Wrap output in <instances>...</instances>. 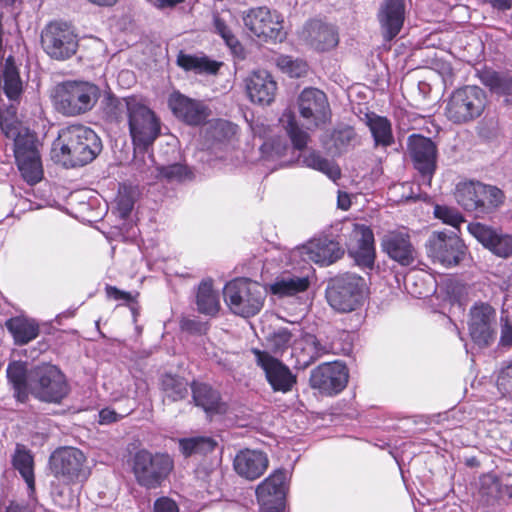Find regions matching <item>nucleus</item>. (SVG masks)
Masks as SVG:
<instances>
[{
	"label": "nucleus",
	"mask_w": 512,
	"mask_h": 512,
	"mask_svg": "<svg viewBox=\"0 0 512 512\" xmlns=\"http://www.w3.org/2000/svg\"><path fill=\"white\" fill-rule=\"evenodd\" d=\"M357 134L353 127L342 126L335 128L330 134L331 145L325 143L326 148L332 154H342L354 146Z\"/></svg>",
	"instance_id": "79ce46f5"
},
{
	"label": "nucleus",
	"mask_w": 512,
	"mask_h": 512,
	"mask_svg": "<svg viewBox=\"0 0 512 512\" xmlns=\"http://www.w3.org/2000/svg\"><path fill=\"white\" fill-rule=\"evenodd\" d=\"M469 233L485 248L501 258L512 256V236L488 225L473 222L468 224Z\"/></svg>",
	"instance_id": "aec40b11"
},
{
	"label": "nucleus",
	"mask_w": 512,
	"mask_h": 512,
	"mask_svg": "<svg viewBox=\"0 0 512 512\" xmlns=\"http://www.w3.org/2000/svg\"><path fill=\"white\" fill-rule=\"evenodd\" d=\"M496 310L488 303L476 302L469 311L468 330L479 347H488L496 339Z\"/></svg>",
	"instance_id": "ddd939ff"
},
{
	"label": "nucleus",
	"mask_w": 512,
	"mask_h": 512,
	"mask_svg": "<svg viewBox=\"0 0 512 512\" xmlns=\"http://www.w3.org/2000/svg\"><path fill=\"white\" fill-rule=\"evenodd\" d=\"M495 93L511 95L512 94V77L500 75L499 81L494 90Z\"/></svg>",
	"instance_id": "0e129e2a"
},
{
	"label": "nucleus",
	"mask_w": 512,
	"mask_h": 512,
	"mask_svg": "<svg viewBox=\"0 0 512 512\" xmlns=\"http://www.w3.org/2000/svg\"><path fill=\"white\" fill-rule=\"evenodd\" d=\"M127 124L135 149L146 150L160 135V119L141 98L132 101Z\"/></svg>",
	"instance_id": "6e6552de"
},
{
	"label": "nucleus",
	"mask_w": 512,
	"mask_h": 512,
	"mask_svg": "<svg viewBox=\"0 0 512 512\" xmlns=\"http://www.w3.org/2000/svg\"><path fill=\"white\" fill-rule=\"evenodd\" d=\"M180 328L183 332L194 335L205 334L208 327L207 324L197 318H182L180 321Z\"/></svg>",
	"instance_id": "6e6d98bb"
},
{
	"label": "nucleus",
	"mask_w": 512,
	"mask_h": 512,
	"mask_svg": "<svg viewBox=\"0 0 512 512\" xmlns=\"http://www.w3.org/2000/svg\"><path fill=\"white\" fill-rule=\"evenodd\" d=\"M496 384L502 396L512 398V362L499 371Z\"/></svg>",
	"instance_id": "864d4df0"
},
{
	"label": "nucleus",
	"mask_w": 512,
	"mask_h": 512,
	"mask_svg": "<svg viewBox=\"0 0 512 512\" xmlns=\"http://www.w3.org/2000/svg\"><path fill=\"white\" fill-rule=\"evenodd\" d=\"M153 512H179L178 504L167 496L155 500Z\"/></svg>",
	"instance_id": "13d9d810"
},
{
	"label": "nucleus",
	"mask_w": 512,
	"mask_h": 512,
	"mask_svg": "<svg viewBox=\"0 0 512 512\" xmlns=\"http://www.w3.org/2000/svg\"><path fill=\"white\" fill-rule=\"evenodd\" d=\"M267 346L275 355H282L293 342H296L295 334L288 328H278L267 337Z\"/></svg>",
	"instance_id": "8fccbe9b"
},
{
	"label": "nucleus",
	"mask_w": 512,
	"mask_h": 512,
	"mask_svg": "<svg viewBox=\"0 0 512 512\" xmlns=\"http://www.w3.org/2000/svg\"><path fill=\"white\" fill-rule=\"evenodd\" d=\"M277 67L285 74L293 78L305 76L308 72V65L302 59H294L288 55H281L276 59Z\"/></svg>",
	"instance_id": "3c124183"
},
{
	"label": "nucleus",
	"mask_w": 512,
	"mask_h": 512,
	"mask_svg": "<svg viewBox=\"0 0 512 512\" xmlns=\"http://www.w3.org/2000/svg\"><path fill=\"white\" fill-rule=\"evenodd\" d=\"M0 127L7 138L14 141V156L23 179L30 185L43 178L40 143L35 132L22 125L13 106L0 111Z\"/></svg>",
	"instance_id": "f257e3e1"
},
{
	"label": "nucleus",
	"mask_w": 512,
	"mask_h": 512,
	"mask_svg": "<svg viewBox=\"0 0 512 512\" xmlns=\"http://www.w3.org/2000/svg\"><path fill=\"white\" fill-rule=\"evenodd\" d=\"M428 255L445 267L460 264L466 255V246L456 232H434L427 243Z\"/></svg>",
	"instance_id": "f8f14e48"
},
{
	"label": "nucleus",
	"mask_w": 512,
	"mask_h": 512,
	"mask_svg": "<svg viewBox=\"0 0 512 512\" xmlns=\"http://www.w3.org/2000/svg\"><path fill=\"white\" fill-rule=\"evenodd\" d=\"M168 106L177 118L189 125H200L208 117V108L204 103L180 92H173L169 96Z\"/></svg>",
	"instance_id": "5701e85b"
},
{
	"label": "nucleus",
	"mask_w": 512,
	"mask_h": 512,
	"mask_svg": "<svg viewBox=\"0 0 512 512\" xmlns=\"http://www.w3.org/2000/svg\"><path fill=\"white\" fill-rule=\"evenodd\" d=\"M298 161L305 167L324 173L333 181H336L341 176V170L338 165L324 158L318 151L311 150L302 153Z\"/></svg>",
	"instance_id": "58836bf2"
},
{
	"label": "nucleus",
	"mask_w": 512,
	"mask_h": 512,
	"mask_svg": "<svg viewBox=\"0 0 512 512\" xmlns=\"http://www.w3.org/2000/svg\"><path fill=\"white\" fill-rule=\"evenodd\" d=\"M488 103L486 92L475 85L456 89L448 99L445 115L455 124H463L479 118Z\"/></svg>",
	"instance_id": "39448f33"
},
{
	"label": "nucleus",
	"mask_w": 512,
	"mask_h": 512,
	"mask_svg": "<svg viewBox=\"0 0 512 512\" xmlns=\"http://www.w3.org/2000/svg\"><path fill=\"white\" fill-rule=\"evenodd\" d=\"M256 364L265 372L266 379L275 392L288 393L296 384V376L288 366L267 351L258 348L251 349Z\"/></svg>",
	"instance_id": "2eb2a0df"
},
{
	"label": "nucleus",
	"mask_w": 512,
	"mask_h": 512,
	"mask_svg": "<svg viewBox=\"0 0 512 512\" xmlns=\"http://www.w3.org/2000/svg\"><path fill=\"white\" fill-rule=\"evenodd\" d=\"M48 468L53 477L67 485L82 483L91 473L86 455L71 446L54 450L49 457Z\"/></svg>",
	"instance_id": "7ed1b4c3"
},
{
	"label": "nucleus",
	"mask_w": 512,
	"mask_h": 512,
	"mask_svg": "<svg viewBox=\"0 0 512 512\" xmlns=\"http://www.w3.org/2000/svg\"><path fill=\"white\" fill-rule=\"evenodd\" d=\"M139 97L129 96L118 98L108 95L103 101V114L107 121L119 123L124 119H128L132 101H138Z\"/></svg>",
	"instance_id": "72a5a7b5"
},
{
	"label": "nucleus",
	"mask_w": 512,
	"mask_h": 512,
	"mask_svg": "<svg viewBox=\"0 0 512 512\" xmlns=\"http://www.w3.org/2000/svg\"><path fill=\"white\" fill-rule=\"evenodd\" d=\"M435 217L442 220L445 224L459 229V226L464 223V217L455 208L444 205H436L434 208Z\"/></svg>",
	"instance_id": "603ef678"
},
{
	"label": "nucleus",
	"mask_w": 512,
	"mask_h": 512,
	"mask_svg": "<svg viewBox=\"0 0 512 512\" xmlns=\"http://www.w3.org/2000/svg\"><path fill=\"white\" fill-rule=\"evenodd\" d=\"M479 195L481 191L478 189V181H465L457 184L455 189V199L457 203L466 211L475 213L479 205Z\"/></svg>",
	"instance_id": "a19ab883"
},
{
	"label": "nucleus",
	"mask_w": 512,
	"mask_h": 512,
	"mask_svg": "<svg viewBox=\"0 0 512 512\" xmlns=\"http://www.w3.org/2000/svg\"><path fill=\"white\" fill-rule=\"evenodd\" d=\"M223 295L231 311L242 317L256 315L261 310L265 297L260 284L247 278H238L227 283Z\"/></svg>",
	"instance_id": "423d86ee"
},
{
	"label": "nucleus",
	"mask_w": 512,
	"mask_h": 512,
	"mask_svg": "<svg viewBox=\"0 0 512 512\" xmlns=\"http://www.w3.org/2000/svg\"><path fill=\"white\" fill-rule=\"evenodd\" d=\"M279 121L286 130L293 146L298 150H303L307 146L309 135L299 127L294 114L291 111H285Z\"/></svg>",
	"instance_id": "49530a36"
},
{
	"label": "nucleus",
	"mask_w": 512,
	"mask_h": 512,
	"mask_svg": "<svg viewBox=\"0 0 512 512\" xmlns=\"http://www.w3.org/2000/svg\"><path fill=\"white\" fill-rule=\"evenodd\" d=\"M134 207V199L127 192H120L117 197V208L122 217L130 214Z\"/></svg>",
	"instance_id": "4d7b16f0"
},
{
	"label": "nucleus",
	"mask_w": 512,
	"mask_h": 512,
	"mask_svg": "<svg viewBox=\"0 0 512 512\" xmlns=\"http://www.w3.org/2000/svg\"><path fill=\"white\" fill-rule=\"evenodd\" d=\"M501 74L492 70H484L479 74L480 81L494 92Z\"/></svg>",
	"instance_id": "680f3d73"
},
{
	"label": "nucleus",
	"mask_w": 512,
	"mask_h": 512,
	"mask_svg": "<svg viewBox=\"0 0 512 512\" xmlns=\"http://www.w3.org/2000/svg\"><path fill=\"white\" fill-rule=\"evenodd\" d=\"M196 305L199 313L215 316L220 309L218 293L213 289L211 280L202 281L196 293Z\"/></svg>",
	"instance_id": "c9c22d12"
},
{
	"label": "nucleus",
	"mask_w": 512,
	"mask_h": 512,
	"mask_svg": "<svg viewBox=\"0 0 512 512\" xmlns=\"http://www.w3.org/2000/svg\"><path fill=\"white\" fill-rule=\"evenodd\" d=\"M501 322L500 343L502 346H512V318L501 317Z\"/></svg>",
	"instance_id": "bf43d9fd"
},
{
	"label": "nucleus",
	"mask_w": 512,
	"mask_h": 512,
	"mask_svg": "<svg viewBox=\"0 0 512 512\" xmlns=\"http://www.w3.org/2000/svg\"><path fill=\"white\" fill-rule=\"evenodd\" d=\"M179 447L185 457L204 455L214 450L216 442L211 437H191L179 441Z\"/></svg>",
	"instance_id": "09e8293b"
},
{
	"label": "nucleus",
	"mask_w": 512,
	"mask_h": 512,
	"mask_svg": "<svg viewBox=\"0 0 512 512\" xmlns=\"http://www.w3.org/2000/svg\"><path fill=\"white\" fill-rule=\"evenodd\" d=\"M343 255L339 244L328 238H318L308 241L306 244L295 248L291 252V259L301 258L305 263L314 262L321 266H328Z\"/></svg>",
	"instance_id": "f3484780"
},
{
	"label": "nucleus",
	"mask_w": 512,
	"mask_h": 512,
	"mask_svg": "<svg viewBox=\"0 0 512 512\" xmlns=\"http://www.w3.org/2000/svg\"><path fill=\"white\" fill-rule=\"evenodd\" d=\"M161 390L165 400L177 402L187 397L188 382L183 377L165 374L161 378Z\"/></svg>",
	"instance_id": "37998d69"
},
{
	"label": "nucleus",
	"mask_w": 512,
	"mask_h": 512,
	"mask_svg": "<svg viewBox=\"0 0 512 512\" xmlns=\"http://www.w3.org/2000/svg\"><path fill=\"white\" fill-rule=\"evenodd\" d=\"M30 372L27 371L25 362L13 361L7 367V378L12 384L17 399L21 402L26 401L29 387Z\"/></svg>",
	"instance_id": "473e14b6"
},
{
	"label": "nucleus",
	"mask_w": 512,
	"mask_h": 512,
	"mask_svg": "<svg viewBox=\"0 0 512 512\" xmlns=\"http://www.w3.org/2000/svg\"><path fill=\"white\" fill-rule=\"evenodd\" d=\"M382 251L401 266L414 264L417 251L405 229L387 231L381 238Z\"/></svg>",
	"instance_id": "a211bd4d"
},
{
	"label": "nucleus",
	"mask_w": 512,
	"mask_h": 512,
	"mask_svg": "<svg viewBox=\"0 0 512 512\" xmlns=\"http://www.w3.org/2000/svg\"><path fill=\"white\" fill-rule=\"evenodd\" d=\"M128 414L129 412H126L125 414H120L113 409L104 408L99 412V423L102 425H107L120 420L121 418Z\"/></svg>",
	"instance_id": "052dcab7"
},
{
	"label": "nucleus",
	"mask_w": 512,
	"mask_h": 512,
	"mask_svg": "<svg viewBox=\"0 0 512 512\" xmlns=\"http://www.w3.org/2000/svg\"><path fill=\"white\" fill-rule=\"evenodd\" d=\"M44 51L55 60L72 57L78 48V40L72 28L63 22L49 23L41 33Z\"/></svg>",
	"instance_id": "9b49d317"
},
{
	"label": "nucleus",
	"mask_w": 512,
	"mask_h": 512,
	"mask_svg": "<svg viewBox=\"0 0 512 512\" xmlns=\"http://www.w3.org/2000/svg\"><path fill=\"white\" fill-rule=\"evenodd\" d=\"M12 464L26 482L29 490L34 491V458L30 450L24 445L17 444L12 456Z\"/></svg>",
	"instance_id": "e433bc0d"
},
{
	"label": "nucleus",
	"mask_w": 512,
	"mask_h": 512,
	"mask_svg": "<svg viewBox=\"0 0 512 512\" xmlns=\"http://www.w3.org/2000/svg\"><path fill=\"white\" fill-rule=\"evenodd\" d=\"M406 14L405 0H384L377 18L381 33L386 41L394 39L401 31Z\"/></svg>",
	"instance_id": "4be33fe9"
},
{
	"label": "nucleus",
	"mask_w": 512,
	"mask_h": 512,
	"mask_svg": "<svg viewBox=\"0 0 512 512\" xmlns=\"http://www.w3.org/2000/svg\"><path fill=\"white\" fill-rule=\"evenodd\" d=\"M297 357V366L306 368L315 362L319 357L329 353L330 348L323 345L313 334H305L294 348Z\"/></svg>",
	"instance_id": "c85d7f7f"
},
{
	"label": "nucleus",
	"mask_w": 512,
	"mask_h": 512,
	"mask_svg": "<svg viewBox=\"0 0 512 512\" xmlns=\"http://www.w3.org/2000/svg\"><path fill=\"white\" fill-rule=\"evenodd\" d=\"M364 122L373 138L374 148L386 149L395 143L392 123L387 117L374 112L366 113Z\"/></svg>",
	"instance_id": "bb28decb"
},
{
	"label": "nucleus",
	"mask_w": 512,
	"mask_h": 512,
	"mask_svg": "<svg viewBox=\"0 0 512 512\" xmlns=\"http://www.w3.org/2000/svg\"><path fill=\"white\" fill-rule=\"evenodd\" d=\"M0 83L10 100H17L22 92V82L12 56L6 59L1 69Z\"/></svg>",
	"instance_id": "ea45409f"
},
{
	"label": "nucleus",
	"mask_w": 512,
	"mask_h": 512,
	"mask_svg": "<svg viewBox=\"0 0 512 512\" xmlns=\"http://www.w3.org/2000/svg\"><path fill=\"white\" fill-rule=\"evenodd\" d=\"M348 382V371L341 362L324 363L314 369L310 376V384L326 394H337Z\"/></svg>",
	"instance_id": "6ab92c4d"
},
{
	"label": "nucleus",
	"mask_w": 512,
	"mask_h": 512,
	"mask_svg": "<svg viewBox=\"0 0 512 512\" xmlns=\"http://www.w3.org/2000/svg\"><path fill=\"white\" fill-rule=\"evenodd\" d=\"M100 89L86 81H67L57 87L55 101L65 115L77 116L90 111L97 103Z\"/></svg>",
	"instance_id": "20e7f679"
},
{
	"label": "nucleus",
	"mask_w": 512,
	"mask_h": 512,
	"mask_svg": "<svg viewBox=\"0 0 512 512\" xmlns=\"http://www.w3.org/2000/svg\"><path fill=\"white\" fill-rule=\"evenodd\" d=\"M183 1L184 0H150L152 5L160 10L174 8Z\"/></svg>",
	"instance_id": "69168bd1"
},
{
	"label": "nucleus",
	"mask_w": 512,
	"mask_h": 512,
	"mask_svg": "<svg viewBox=\"0 0 512 512\" xmlns=\"http://www.w3.org/2000/svg\"><path fill=\"white\" fill-rule=\"evenodd\" d=\"M29 387L32 395L49 403H60L69 393L65 375L51 364L36 366L30 371Z\"/></svg>",
	"instance_id": "0eeeda50"
},
{
	"label": "nucleus",
	"mask_w": 512,
	"mask_h": 512,
	"mask_svg": "<svg viewBox=\"0 0 512 512\" xmlns=\"http://www.w3.org/2000/svg\"><path fill=\"white\" fill-rule=\"evenodd\" d=\"M269 460L260 450H240L233 461L235 472L242 478L253 481L261 477L267 470Z\"/></svg>",
	"instance_id": "393cba45"
},
{
	"label": "nucleus",
	"mask_w": 512,
	"mask_h": 512,
	"mask_svg": "<svg viewBox=\"0 0 512 512\" xmlns=\"http://www.w3.org/2000/svg\"><path fill=\"white\" fill-rule=\"evenodd\" d=\"M215 32L221 36L231 52L240 59L245 57L244 48L237 37L233 34L226 21L218 14L213 16Z\"/></svg>",
	"instance_id": "de8ad7c7"
},
{
	"label": "nucleus",
	"mask_w": 512,
	"mask_h": 512,
	"mask_svg": "<svg viewBox=\"0 0 512 512\" xmlns=\"http://www.w3.org/2000/svg\"><path fill=\"white\" fill-rule=\"evenodd\" d=\"M366 288L364 278L345 273L333 278L326 290L330 306L339 312H350L361 302Z\"/></svg>",
	"instance_id": "1a4fd4ad"
},
{
	"label": "nucleus",
	"mask_w": 512,
	"mask_h": 512,
	"mask_svg": "<svg viewBox=\"0 0 512 512\" xmlns=\"http://www.w3.org/2000/svg\"><path fill=\"white\" fill-rule=\"evenodd\" d=\"M173 468V460L166 453L139 450L133 458V473L139 485L154 489L161 485Z\"/></svg>",
	"instance_id": "9d476101"
},
{
	"label": "nucleus",
	"mask_w": 512,
	"mask_h": 512,
	"mask_svg": "<svg viewBox=\"0 0 512 512\" xmlns=\"http://www.w3.org/2000/svg\"><path fill=\"white\" fill-rule=\"evenodd\" d=\"M249 99L258 104H270L275 97L277 84L265 70L253 71L245 80Z\"/></svg>",
	"instance_id": "a878e982"
},
{
	"label": "nucleus",
	"mask_w": 512,
	"mask_h": 512,
	"mask_svg": "<svg viewBox=\"0 0 512 512\" xmlns=\"http://www.w3.org/2000/svg\"><path fill=\"white\" fill-rule=\"evenodd\" d=\"M360 238L357 247L349 250V254L358 266L371 269L375 261L374 234L367 226H359L356 230Z\"/></svg>",
	"instance_id": "cd10ccee"
},
{
	"label": "nucleus",
	"mask_w": 512,
	"mask_h": 512,
	"mask_svg": "<svg viewBox=\"0 0 512 512\" xmlns=\"http://www.w3.org/2000/svg\"><path fill=\"white\" fill-rule=\"evenodd\" d=\"M298 107L308 129L317 128L330 120L327 96L317 88H305L299 95Z\"/></svg>",
	"instance_id": "dca6fc26"
},
{
	"label": "nucleus",
	"mask_w": 512,
	"mask_h": 512,
	"mask_svg": "<svg viewBox=\"0 0 512 512\" xmlns=\"http://www.w3.org/2000/svg\"><path fill=\"white\" fill-rule=\"evenodd\" d=\"M243 23L254 36L265 40H282L283 20L268 7L251 8L243 15Z\"/></svg>",
	"instance_id": "4468645a"
},
{
	"label": "nucleus",
	"mask_w": 512,
	"mask_h": 512,
	"mask_svg": "<svg viewBox=\"0 0 512 512\" xmlns=\"http://www.w3.org/2000/svg\"><path fill=\"white\" fill-rule=\"evenodd\" d=\"M307 41L318 51H327L337 46L338 34L331 25L313 21L307 26Z\"/></svg>",
	"instance_id": "c756f323"
},
{
	"label": "nucleus",
	"mask_w": 512,
	"mask_h": 512,
	"mask_svg": "<svg viewBox=\"0 0 512 512\" xmlns=\"http://www.w3.org/2000/svg\"><path fill=\"white\" fill-rule=\"evenodd\" d=\"M491 6L500 11H506L512 8V0H487Z\"/></svg>",
	"instance_id": "338daca9"
},
{
	"label": "nucleus",
	"mask_w": 512,
	"mask_h": 512,
	"mask_svg": "<svg viewBox=\"0 0 512 512\" xmlns=\"http://www.w3.org/2000/svg\"><path fill=\"white\" fill-rule=\"evenodd\" d=\"M177 64L186 71H195L197 73L214 74L218 71L220 64L210 60L207 57H197L180 52L177 57Z\"/></svg>",
	"instance_id": "a18cd8bd"
},
{
	"label": "nucleus",
	"mask_w": 512,
	"mask_h": 512,
	"mask_svg": "<svg viewBox=\"0 0 512 512\" xmlns=\"http://www.w3.org/2000/svg\"><path fill=\"white\" fill-rule=\"evenodd\" d=\"M251 129L255 136L265 139L264 143L261 145V151L265 158L273 159L274 157H281L288 149L287 144L282 139L277 138L270 140L271 128L269 125H266L264 121L260 119L255 120L251 124Z\"/></svg>",
	"instance_id": "2f4dec72"
},
{
	"label": "nucleus",
	"mask_w": 512,
	"mask_h": 512,
	"mask_svg": "<svg viewBox=\"0 0 512 512\" xmlns=\"http://www.w3.org/2000/svg\"><path fill=\"white\" fill-rule=\"evenodd\" d=\"M478 189L481 191V195L478 199L480 206H478L476 217H484L493 213L504 203L505 195L498 187L478 181Z\"/></svg>",
	"instance_id": "f704fd0d"
},
{
	"label": "nucleus",
	"mask_w": 512,
	"mask_h": 512,
	"mask_svg": "<svg viewBox=\"0 0 512 512\" xmlns=\"http://www.w3.org/2000/svg\"><path fill=\"white\" fill-rule=\"evenodd\" d=\"M161 174L170 181H182L188 177V169L182 164H172L162 167Z\"/></svg>",
	"instance_id": "5fc2aeb1"
},
{
	"label": "nucleus",
	"mask_w": 512,
	"mask_h": 512,
	"mask_svg": "<svg viewBox=\"0 0 512 512\" xmlns=\"http://www.w3.org/2000/svg\"><path fill=\"white\" fill-rule=\"evenodd\" d=\"M407 146L415 168L430 179L436 168L437 148L434 142L422 135L412 134Z\"/></svg>",
	"instance_id": "412c9836"
},
{
	"label": "nucleus",
	"mask_w": 512,
	"mask_h": 512,
	"mask_svg": "<svg viewBox=\"0 0 512 512\" xmlns=\"http://www.w3.org/2000/svg\"><path fill=\"white\" fill-rule=\"evenodd\" d=\"M491 6L500 11H506L512 8V0H487Z\"/></svg>",
	"instance_id": "774afa93"
},
{
	"label": "nucleus",
	"mask_w": 512,
	"mask_h": 512,
	"mask_svg": "<svg viewBox=\"0 0 512 512\" xmlns=\"http://www.w3.org/2000/svg\"><path fill=\"white\" fill-rule=\"evenodd\" d=\"M309 284L308 272L304 273L303 271L301 275L285 273L270 285V291L279 297L294 296L306 291Z\"/></svg>",
	"instance_id": "7c9ffc66"
},
{
	"label": "nucleus",
	"mask_w": 512,
	"mask_h": 512,
	"mask_svg": "<svg viewBox=\"0 0 512 512\" xmlns=\"http://www.w3.org/2000/svg\"><path fill=\"white\" fill-rule=\"evenodd\" d=\"M53 149L60 150L65 166L76 167L93 161L102 150V143L91 128L71 125L60 131Z\"/></svg>",
	"instance_id": "f03ea898"
},
{
	"label": "nucleus",
	"mask_w": 512,
	"mask_h": 512,
	"mask_svg": "<svg viewBox=\"0 0 512 512\" xmlns=\"http://www.w3.org/2000/svg\"><path fill=\"white\" fill-rule=\"evenodd\" d=\"M106 294L109 298L113 300H123L125 302H132L133 296L129 292H125L122 290H119L118 288L114 286H107L106 287Z\"/></svg>",
	"instance_id": "e2e57ef3"
},
{
	"label": "nucleus",
	"mask_w": 512,
	"mask_h": 512,
	"mask_svg": "<svg viewBox=\"0 0 512 512\" xmlns=\"http://www.w3.org/2000/svg\"><path fill=\"white\" fill-rule=\"evenodd\" d=\"M192 395L195 404L206 412L220 411V395L209 385L203 383L192 385Z\"/></svg>",
	"instance_id": "c03bdc74"
},
{
	"label": "nucleus",
	"mask_w": 512,
	"mask_h": 512,
	"mask_svg": "<svg viewBox=\"0 0 512 512\" xmlns=\"http://www.w3.org/2000/svg\"><path fill=\"white\" fill-rule=\"evenodd\" d=\"M287 490L288 473L285 470H276L257 486L256 497L259 505L285 506Z\"/></svg>",
	"instance_id": "b1692460"
},
{
	"label": "nucleus",
	"mask_w": 512,
	"mask_h": 512,
	"mask_svg": "<svg viewBox=\"0 0 512 512\" xmlns=\"http://www.w3.org/2000/svg\"><path fill=\"white\" fill-rule=\"evenodd\" d=\"M6 327L19 345L34 340L39 334V326L34 320L14 317L6 321Z\"/></svg>",
	"instance_id": "4c0bfd02"
}]
</instances>
